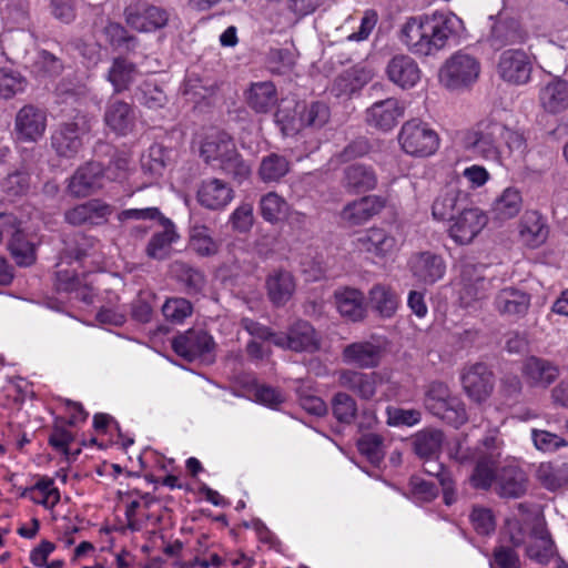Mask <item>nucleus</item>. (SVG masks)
<instances>
[{
	"label": "nucleus",
	"mask_w": 568,
	"mask_h": 568,
	"mask_svg": "<svg viewBox=\"0 0 568 568\" xmlns=\"http://www.w3.org/2000/svg\"><path fill=\"white\" fill-rule=\"evenodd\" d=\"M462 24L454 13L412 17L400 30V40L415 54L434 55L458 37Z\"/></svg>",
	"instance_id": "1"
},
{
	"label": "nucleus",
	"mask_w": 568,
	"mask_h": 568,
	"mask_svg": "<svg viewBox=\"0 0 568 568\" xmlns=\"http://www.w3.org/2000/svg\"><path fill=\"white\" fill-rule=\"evenodd\" d=\"M203 161L237 184L251 175V165L242 158L233 139L225 132L207 135L200 148Z\"/></svg>",
	"instance_id": "2"
},
{
	"label": "nucleus",
	"mask_w": 568,
	"mask_h": 568,
	"mask_svg": "<svg viewBox=\"0 0 568 568\" xmlns=\"http://www.w3.org/2000/svg\"><path fill=\"white\" fill-rule=\"evenodd\" d=\"M505 124L493 118H487L477 123L465 140L466 149L476 156L500 164L503 159V134Z\"/></svg>",
	"instance_id": "3"
},
{
	"label": "nucleus",
	"mask_w": 568,
	"mask_h": 568,
	"mask_svg": "<svg viewBox=\"0 0 568 568\" xmlns=\"http://www.w3.org/2000/svg\"><path fill=\"white\" fill-rule=\"evenodd\" d=\"M424 406L430 414L454 427H459L467 422L464 403L454 396L447 384L443 382L434 381L426 386Z\"/></svg>",
	"instance_id": "4"
},
{
	"label": "nucleus",
	"mask_w": 568,
	"mask_h": 568,
	"mask_svg": "<svg viewBox=\"0 0 568 568\" xmlns=\"http://www.w3.org/2000/svg\"><path fill=\"white\" fill-rule=\"evenodd\" d=\"M400 150L412 158H427L439 148V136L430 125L420 119L403 123L397 134Z\"/></svg>",
	"instance_id": "5"
},
{
	"label": "nucleus",
	"mask_w": 568,
	"mask_h": 568,
	"mask_svg": "<svg viewBox=\"0 0 568 568\" xmlns=\"http://www.w3.org/2000/svg\"><path fill=\"white\" fill-rule=\"evenodd\" d=\"M91 129L90 118L78 112L72 121L60 123L51 135V146L59 156L74 158L82 148V135Z\"/></svg>",
	"instance_id": "6"
},
{
	"label": "nucleus",
	"mask_w": 568,
	"mask_h": 568,
	"mask_svg": "<svg viewBox=\"0 0 568 568\" xmlns=\"http://www.w3.org/2000/svg\"><path fill=\"white\" fill-rule=\"evenodd\" d=\"M459 302L465 308H477L491 290V278L485 275V266L471 262L460 265Z\"/></svg>",
	"instance_id": "7"
},
{
	"label": "nucleus",
	"mask_w": 568,
	"mask_h": 568,
	"mask_svg": "<svg viewBox=\"0 0 568 568\" xmlns=\"http://www.w3.org/2000/svg\"><path fill=\"white\" fill-rule=\"evenodd\" d=\"M480 64L473 55L458 52L452 55L439 70V82L449 90H458L474 83Z\"/></svg>",
	"instance_id": "8"
},
{
	"label": "nucleus",
	"mask_w": 568,
	"mask_h": 568,
	"mask_svg": "<svg viewBox=\"0 0 568 568\" xmlns=\"http://www.w3.org/2000/svg\"><path fill=\"white\" fill-rule=\"evenodd\" d=\"M490 20L491 24L485 42L495 51L508 45L523 44L529 38L527 29L514 16L500 12L495 18L490 17Z\"/></svg>",
	"instance_id": "9"
},
{
	"label": "nucleus",
	"mask_w": 568,
	"mask_h": 568,
	"mask_svg": "<svg viewBox=\"0 0 568 568\" xmlns=\"http://www.w3.org/2000/svg\"><path fill=\"white\" fill-rule=\"evenodd\" d=\"M215 347L213 337L202 327H192L172 341L176 355L189 362L197 358L213 361Z\"/></svg>",
	"instance_id": "10"
},
{
	"label": "nucleus",
	"mask_w": 568,
	"mask_h": 568,
	"mask_svg": "<svg viewBox=\"0 0 568 568\" xmlns=\"http://www.w3.org/2000/svg\"><path fill=\"white\" fill-rule=\"evenodd\" d=\"M104 165L98 161H89L79 166L70 176L68 182V192L73 197H87L104 186L108 180Z\"/></svg>",
	"instance_id": "11"
},
{
	"label": "nucleus",
	"mask_w": 568,
	"mask_h": 568,
	"mask_svg": "<svg viewBox=\"0 0 568 568\" xmlns=\"http://www.w3.org/2000/svg\"><path fill=\"white\" fill-rule=\"evenodd\" d=\"M275 346L296 353H314L321 348V337L307 321L300 320L290 325L287 332H280Z\"/></svg>",
	"instance_id": "12"
},
{
	"label": "nucleus",
	"mask_w": 568,
	"mask_h": 568,
	"mask_svg": "<svg viewBox=\"0 0 568 568\" xmlns=\"http://www.w3.org/2000/svg\"><path fill=\"white\" fill-rule=\"evenodd\" d=\"M532 61L519 49L505 50L497 63V73L505 81L515 85H524L530 81Z\"/></svg>",
	"instance_id": "13"
},
{
	"label": "nucleus",
	"mask_w": 568,
	"mask_h": 568,
	"mask_svg": "<svg viewBox=\"0 0 568 568\" xmlns=\"http://www.w3.org/2000/svg\"><path fill=\"white\" fill-rule=\"evenodd\" d=\"M406 105L396 98H387L373 103L365 111L366 123L382 132L392 131L405 115Z\"/></svg>",
	"instance_id": "14"
},
{
	"label": "nucleus",
	"mask_w": 568,
	"mask_h": 568,
	"mask_svg": "<svg viewBox=\"0 0 568 568\" xmlns=\"http://www.w3.org/2000/svg\"><path fill=\"white\" fill-rule=\"evenodd\" d=\"M460 379L464 392L475 403L485 402L493 393L494 374L484 363L465 367Z\"/></svg>",
	"instance_id": "15"
},
{
	"label": "nucleus",
	"mask_w": 568,
	"mask_h": 568,
	"mask_svg": "<svg viewBox=\"0 0 568 568\" xmlns=\"http://www.w3.org/2000/svg\"><path fill=\"white\" fill-rule=\"evenodd\" d=\"M487 221V215L480 209L464 206L452 220L448 232L457 244H469L486 226Z\"/></svg>",
	"instance_id": "16"
},
{
	"label": "nucleus",
	"mask_w": 568,
	"mask_h": 568,
	"mask_svg": "<svg viewBox=\"0 0 568 568\" xmlns=\"http://www.w3.org/2000/svg\"><path fill=\"white\" fill-rule=\"evenodd\" d=\"M125 22L140 32L164 28L169 21L166 10L148 3H133L124 10Z\"/></svg>",
	"instance_id": "17"
},
{
	"label": "nucleus",
	"mask_w": 568,
	"mask_h": 568,
	"mask_svg": "<svg viewBox=\"0 0 568 568\" xmlns=\"http://www.w3.org/2000/svg\"><path fill=\"white\" fill-rule=\"evenodd\" d=\"M47 113L33 104H26L16 114L14 130L20 141L37 142L44 134Z\"/></svg>",
	"instance_id": "18"
},
{
	"label": "nucleus",
	"mask_w": 568,
	"mask_h": 568,
	"mask_svg": "<svg viewBox=\"0 0 568 568\" xmlns=\"http://www.w3.org/2000/svg\"><path fill=\"white\" fill-rule=\"evenodd\" d=\"M383 382L379 373H364L356 369H342L337 375L338 386L355 394L363 400H371L375 397L377 387Z\"/></svg>",
	"instance_id": "19"
},
{
	"label": "nucleus",
	"mask_w": 568,
	"mask_h": 568,
	"mask_svg": "<svg viewBox=\"0 0 568 568\" xmlns=\"http://www.w3.org/2000/svg\"><path fill=\"white\" fill-rule=\"evenodd\" d=\"M355 246L361 252L383 258L398 250V241L387 230L373 226L358 234Z\"/></svg>",
	"instance_id": "20"
},
{
	"label": "nucleus",
	"mask_w": 568,
	"mask_h": 568,
	"mask_svg": "<svg viewBox=\"0 0 568 568\" xmlns=\"http://www.w3.org/2000/svg\"><path fill=\"white\" fill-rule=\"evenodd\" d=\"M530 303V294L515 286H507L496 293L493 306L500 316L519 320L527 315Z\"/></svg>",
	"instance_id": "21"
},
{
	"label": "nucleus",
	"mask_w": 568,
	"mask_h": 568,
	"mask_svg": "<svg viewBox=\"0 0 568 568\" xmlns=\"http://www.w3.org/2000/svg\"><path fill=\"white\" fill-rule=\"evenodd\" d=\"M103 121L113 133L125 136L135 126L134 109L132 104L123 100L111 98L106 102Z\"/></svg>",
	"instance_id": "22"
},
{
	"label": "nucleus",
	"mask_w": 568,
	"mask_h": 568,
	"mask_svg": "<svg viewBox=\"0 0 568 568\" xmlns=\"http://www.w3.org/2000/svg\"><path fill=\"white\" fill-rule=\"evenodd\" d=\"M557 555L555 541L545 523H536L526 546V556L540 565H547Z\"/></svg>",
	"instance_id": "23"
},
{
	"label": "nucleus",
	"mask_w": 568,
	"mask_h": 568,
	"mask_svg": "<svg viewBox=\"0 0 568 568\" xmlns=\"http://www.w3.org/2000/svg\"><path fill=\"white\" fill-rule=\"evenodd\" d=\"M112 209L100 200H90L64 212V220L73 226L101 225L111 215Z\"/></svg>",
	"instance_id": "24"
},
{
	"label": "nucleus",
	"mask_w": 568,
	"mask_h": 568,
	"mask_svg": "<svg viewBox=\"0 0 568 568\" xmlns=\"http://www.w3.org/2000/svg\"><path fill=\"white\" fill-rule=\"evenodd\" d=\"M385 206V201L377 195H367L347 203L341 211V219L349 226L366 223Z\"/></svg>",
	"instance_id": "25"
},
{
	"label": "nucleus",
	"mask_w": 568,
	"mask_h": 568,
	"mask_svg": "<svg viewBox=\"0 0 568 568\" xmlns=\"http://www.w3.org/2000/svg\"><path fill=\"white\" fill-rule=\"evenodd\" d=\"M382 356V346L368 341L351 343L342 352V359L345 364L354 365L362 369L377 367L381 364Z\"/></svg>",
	"instance_id": "26"
},
{
	"label": "nucleus",
	"mask_w": 568,
	"mask_h": 568,
	"mask_svg": "<svg viewBox=\"0 0 568 568\" xmlns=\"http://www.w3.org/2000/svg\"><path fill=\"white\" fill-rule=\"evenodd\" d=\"M409 267L414 277L425 284H434L444 276L446 271L444 258L429 251L414 254L410 257Z\"/></svg>",
	"instance_id": "27"
},
{
	"label": "nucleus",
	"mask_w": 568,
	"mask_h": 568,
	"mask_svg": "<svg viewBox=\"0 0 568 568\" xmlns=\"http://www.w3.org/2000/svg\"><path fill=\"white\" fill-rule=\"evenodd\" d=\"M521 373L529 386L547 388L558 378L559 368L548 359L530 356L525 359Z\"/></svg>",
	"instance_id": "28"
},
{
	"label": "nucleus",
	"mask_w": 568,
	"mask_h": 568,
	"mask_svg": "<svg viewBox=\"0 0 568 568\" xmlns=\"http://www.w3.org/2000/svg\"><path fill=\"white\" fill-rule=\"evenodd\" d=\"M196 197L209 210H221L233 199V190L223 180L212 178L202 181Z\"/></svg>",
	"instance_id": "29"
},
{
	"label": "nucleus",
	"mask_w": 568,
	"mask_h": 568,
	"mask_svg": "<svg viewBox=\"0 0 568 568\" xmlns=\"http://www.w3.org/2000/svg\"><path fill=\"white\" fill-rule=\"evenodd\" d=\"M389 80L402 89L413 88L420 79L416 61L406 54L393 57L386 68Z\"/></svg>",
	"instance_id": "30"
},
{
	"label": "nucleus",
	"mask_w": 568,
	"mask_h": 568,
	"mask_svg": "<svg viewBox=\"0 0 568 568\" xmlns=\"http://www.w3.org/2000/svg\"><path fill=\"white\" fill-rule=\"evenodd\" d=\"M377 175L372 166L355 163L346 166L343 172V187L351 194L372 191L377 185Z\"/></svg>",
	"instance_id": "31"
},
{
	"label": "nucleus",
	"mask_w": 568,
	"mask_h": 568,
	"mask_svg": "<svg viewBox=\"0 0 568 568\" xmlns=\"http://www.w3.org/2000/svg\"><path fill=\"white\" fill-rule=\"evenodd\" d=\"M247 106L255 113H268L277 103V90L272 81L253 82L244 92Z\"/></svg>",
	"instance_id": "32"
},
{
	"label": "nucleus",
	"mask_w": 568,
	"mask_h": 568,
	"mask_svg": "<svg viewBox=\"0 0 568 568\" xmlns=\"http://www.w3.org/2000/svg\"><path fill=\"white\" fill-rule=\"evenodd\" d=\"M467 202V195L455 185H446L440 190L432 206L436 220L452 221L455 212L462 210Z\"/></svg>",
	"instance_id": "33"
},
{
	"label": "nucleus",
	"mask_w": 568,
	"mask_h": 568,
	"mask_svg": "<svg viewBox=\"0 0 568 568\" xmlns=\"http://www.w3.org/2000/svg\"><path fill=\"white\" fill-rule=\"evenodd\" d=\"M496 485L500 497L519 498L527 490L528 478L520 467L508 465L497 474Z\"/></svg>",
	"instance_id": "34"
},
{
	"label": "nucleus",
	"mask_w": 568,
	"mask_h": 568,
	"mask_svg": "<svg viewBox=\"0 0 568 568\" xmlns=\"http://www.w3.org/2000/svg\"><path fill=\"white\" fill-rule=\"evenodd\" d=\"M548 226L537 211H526L519 222V237L529 247H538L548 237Z\"/></svg>",
	"instance_id": "35"
},
{
	"label": "nucleus",
	"mask_w": 568,
	"mask_h": 568,
	"mask_svg": "<svg viewBox=\"0 0 568 568\" xmlns=\"http://www.w3.org/2000/svg\"><path fill=\"white\" fill-rule=\"evenodd\" d=\"M159 223L162 225L163 230L151 236L145 247V254L152 260L162 261L170 256L172 244L176 242L180 236L175 230L174 223L170 219L163 217Z\"/></svg>",
	"instance_id": "36"
},
{
	"label": "nucleus",
	"mask_w": 568,
	"mask_h": 568,
	"mask_svg": "<svg viewBox=\"0 0 568 568\" xmlns=\"http://www.w3.org/2000/svg\"><path fill=\"white\" fill-rule=\"evenodd\" d=\"M334 300L343 317L352 322H358L365 317V297L362 291L353 287H343L335 291Z\"/></svg>",
	"instance_id": "37"
},
{
	"label": "nucleus",
	"mask_w": 568,
	"mask_h": 568,
	"mask_svg": "<svg viewBox=\"0 0 568 568\" xmlns=\"http://www.w3.org/2000/svg\"><path fill=\"white\" fill-rule=\"evenodd\" d=\"M267 296L275 306L285 305L295 292V278L291 272L276 270L271 273L265 282Z\"/></svg>",
	"instance_id": "38"
},
{
	"label": "nucleus",
	"mask_w": 568,
	"mask_h": 568,
	"mask_svg": "<svg viewBox=\"0 0 568 568\" xmlns=\"http://www.w3.org/2000/svg\"><path fill=\"white\" fill-rule=\"evenodd\" d=\"M539 101L548 113L558 114L566 111L568 109V82L555 78L540 90Z\"/></svg>",
	"instance_id": "39"
},
{
	"label": "nucleus",
	"mask_w": 568,
	"mask_h": 568,
	"mask_svg": "<svg viewBox=\"0 0 568 568\" xmlns=\"http://www.w3.org/2000/svg\"><path fill=\"white\" fill-rule=\"evenodd\" d=\"M139 75L138 65L124 57L112 60L106 73V80L113 87V93L120 94L128 91Z\"/></svg>",
	"instance_id": "40"
},
{
	"label": "nucleus",
	"mask_w": 568,
	"mask_h": 568,
	"mask_svg": "<svg viewBox=\"0 0 568 568\" xmlns=\"http://www.w3.org/2000/svg\"><path fill=\"white\" fill-rule=\"evenodd\" d=\"M38 244L29 239L22 230H16L8 241V251L19 267H30L37 262Z\"/></svg>",
	"instance_id": "41"
},
{
	"label": "nucleus",
	"mask_w": 568,
	"mask_h": 568,
	"mask_svg": "<svg viewBox=\"0 0 568 568\" xmlns=\"http://www.w3.org/2000/svg\"><path fill=\"white\" fill-rule=\"evenodd\" d=\"M368 303L381 317L390 318L395 315L399 302L389 285L377 283L368 292Z\"/></svg>",
	"instance_id": "42"
},
{
	"label": "nucleus",
	"mask_w": 568,
	"mask_h": 568,
	"mask_svg": "<svg viewBox=\"0 0 568 568\" xmlns=\"http://www.w3.org/2000/svg\"><path fill=\"white\" fill-rule=\"evenodd\" d=\"M521 207L523 197L520 192L515 187H507L494 201L491 212L495 219L506 221L515 217Z\"/></svg>",
	"instance_id": "43"
},
{
	"label": "nucleus",
	"mask_w": 568,
	"mask_h": 568,
	"mask_svg": "<svg viewBox=\"0 0 568 568\" xmlns=\"http://www.w3.org/2000/svg\"><path fill=\"white\" fill-rule=\"evenodd\" d=\"M171 270L187 294H197L204 288L206 278L201 270L182 261H175Z\"/></svg>",
	"instance_id": "44"
},
{
	"label": "nucleus",
	"mask_w": 568,
	"mask_h": 568,
	"mask_svg": "<svg viewBox=\"0 0 568 568\" xmlns=\"http://www.w3.org/2000/svg\"><path fill=\"white\" fill-rule=\"evenodd\" d=\"M511 547L496 546L493 551V557L489 561L490 568H521L519 555L515 550L524 545L525 539L523 536L510 535Z\"/></svg>",
	"instance_id": "45"
},
{
	"label": "nucleus",
	"mask_w": 568,
	"mask_h": 568,
	"mask_svg": "<svg viewBox=\"0 0 568 568\" xmlns=\"http://www.w3.org/2000/svg\"><path fill=\"white\" fill-rule=\"evenodd\" d=\"M444 434L438 429H424L413 437L414 452L420 458L430 459L440 452Z\"/></svg>",
	"instance_id": "46"
},
{
	"label": "nucleus",
	"mask_w": 568,
	"mask_h": 568,
	"mask_svg": "<svg viewBox=\"0 0 568 568\" xmlns=\"http://www.w3.org/2000/svg\"><path fill=\"white\" fill-rule=\"evenodd\" d=\"M290 172V161L277 153H271L261 160L257 175L264 183L280 182Z\"/></svg>",
	"instance_id": "47"
},
{
	"label": "nucleus",
	"mask_w": 568,
	"mask_h": 568,
	"mask_svg": "<svg viewBox=\"0 0 568 568\" xmlns=\"http://www.w3.org/2000/svg\"><path fill=\"white\" fill-rule=\"evenodd\" d=\"M538 481L549 490H556L568 484V465L541 463L536 470Z\"/></svg>",
	"instance_id": "48"
},
{
	"label": "nucleus",
	"mask_w": 568,
	"mask_h": 568,
	"mask_svg": "<svg viewBox=\"0 0 568 568\" xmlns=\"http://www.w3.org/2000/svg\"><path fill=\"white\" fill-rule=\"evenodd\" d=\"M498 463L497 454L479 456L470 476L471 485L477 489L490 488L494 480H497L496 466Z\"/></svg>",
	"instance_id": "49"
},
{
	"label": "nucleus",
	"mask_w": 568,
	"mask_h": 568,
	"mask_svg": "<svg viewBox=\"0 0 568 568\" xmlns=\"http://www.w3.org/2000/svg\"><path fill=\"white\" fill-rule=\"evenodd\" d=\"M30 494L33 503L44 507H54L60 501L59 489L54 487V481L50 477H41L32 487L27 488L22 496Z\"/></svg>",
	"instance_id": "50"
},
{
	"label": "nucleus",
	"mask_w": 568,
	"mask_h": 568,
	"mask_svg": "<svg viewBox=\"0 0 568 568\" xmlns=\"http://www.w3.org/2000/svg\"><path fill=\"white\" fill-rule=\"evenodd\" d=\"M190 248L200 256H212L219 252V244L205 225H194L190 230Z\"/></svg>",
	"instance_id": "51"
},
{
	"label": "nucleus",
	"mask_w": 568,
	"mask_h": 568,
	"mask_svg": "<svg viewBox=\"0 0 568 568\" xmlns=\"http://www.w3.org/2000/svg\"><path fill=\"white\" fill-rule=\"evenodd\" d=\"M104 36L111 47L132 53L139 47V39L131 34L121 23L110 22L104 27Z\"/></svg>",
	"instance_id": "52"
},
{
	"label": "nucleus",
	"mask_w": 568,
	"mask_h": 568,
	"mask_svg": "<svg viewBox=\"0 0 568 568\" xmlns=\"http://www.w3.org/2000/svg\"><path fill=\"white\" fill-rule=\"evenodd\" d=\"M134 99L151 110L162 109L168 103L164 91L154 82L144 81L134 91Z\"/></svg>",
	"instance_id": "53"
},
{
	"label": "nucleus",
	"mask_w": 568,
	"mask_h": 568,
	"mask_svg": "<svg viewBox=\"0 0 568 568\" xmlns=\"http://www.w3.org/2000/svg\"><path fill=\"white\" fill-rule=\"evenodd\" d=\"M287 210V202L275 192H268L260 200V213L271 224L278 223L286 215Z\"/></svg>",
	"instance_id": "54"
},
{
	"label": "nucleus",
	"mask_w": 568,
	"mask_h": 568,
	"mask_svg": "<svg viewBox=\"0 0 568 568\" xmlns=\"http://www.w3.org/2000/svg\"><path fill=\"white\" fill-rule=\"evenodd\" d=\"M357 448L374 466H378L384 459V438L378 434L369 433L363 435L357 442Z\"/></svg>",
	"instance_id": "55"
},
{
	"label": "nucleus",
	"mask_w": 568,
	"mask_h": 568,
	"mask_svg": "<svg viewBox=\"0 0 568 568\" xmlns=\"http://www.w3.org/2000/svg\"><path fill=\"white\" fill-rule=\"evenodd\" d=\"M334 417L343 424H352L357 415V403L347 393L338 392L332 398Z\"/></svg>",
	"instance_id": "56"
},
{
	"label": "nucleus",
	"mask_w": 568,
	"mask_h": 568,
	"mask_svg": "<svg viewBox=\"0 0 568 568\" xmlns=\"http://www.w3.org/2000/svg\"><path fill=\"white\" fill-rule=\"evenodd\" d=\"M329 115V108L324 102H312L300 113V124L302 128L320 129L328 122Z\"/></svg>",
	"instance_id": "57"
},
{
	"label": "nucleus",
	"mask_w": 568,
	"mask_h": 568,
	"mask_svg": "<svg viewBox=\"0 0 568 568\" xmlns=\"http://www.w3.org/2000/svg\"><path fill=\"white\" fill-rule=\"evenodd\" d=\"M63 69L62 60L47 50L39 51L33 62V72L42 78H55L62 73Z\"/></svg>",
	"instance_id": "58"
},
{
	"label": "nucleus",
	"mask_w": 568,
	"mask_h": 568,
	"mask_svg": "<svg viewBox=\"0 0 568 568\" xmlns=\"http://www.w3.org/2000/svg\"><path fill=\"white\" fill-rule=\"evenodd\" d=\"M26 79L17 71L0 69V97L11 99L26 88Z\"/></svg>",
	"instance_id": "59"
},
{
	"label": "nucleus",
	"mask_w": 568,
	"mask_h": 568,
	"mask_svg": "<svg viewBox=\"0 0 568 568\" xmlns=\"http://www.w3.org/2000/svg\"><path fill=\"white\" fill-rule=\"evenodd\" d=\"M193 306L191 302L183 297L168 298L162 306L164 317L174 323H181L191 316Z\"/></svg>",
	"instance_id": "60"
},
{
	"label": "nucleus",
	"mask_w": 568,
	"mask_h": 568,
	"mask_svg": "<svg viewBox=\"0 0 568 568\" xmlns=\"http://www.w3.org/2000/svg\"><path fill=\"white\" fill-rule=\"evenodd\" d=\"M30 174L27 171L17 170L3 180L2 190L11 197L23 196L30 190Z\"/></svg>",
	"instance_id": "61"
},
{
	"label": "nucleus",
	"mask_w": 568,
	"mask_h": 568,
	"mask_svg": "<svg viewBox=\"0 0 568 568\" xmlns=\"http://www.w3.org/2000/svg\"><path fill=\"white\" fill-rule=\"evenodd\" d=\"M94 245V239L82 233H75L67 242L64 254L75 261H82L90 254Z\"/></svg>",
	"instance_id": "62"
},
{
	"label": "nucleus",
	"mask_w": 568,
	"mask_h": 568,
	"mask_svg": "<svg viewBox=\"0 0 568 568\" xmlns=\"http://www.w3.org/2000/svg\"><path fill=\"white\" fill-rule=\"evenodd\" d=\"M387 425L394 427L407 426L412 427L418 424L422 419V413L418 409L410 408L405 409L395 406H388L386 408Z\"/></svg>",
	"instance_id": "63"
},
{
	"label": "nucleus",
	"mask_w": 568,
	"mask_h": 568,
	"mask_svg": "<svg viewBox=\"0 0 568 568\" xmlns=\"http://www.w3.org/2000/svg\"><path fill=\"white\" fill-rule=\"evenodd\" d=\"M531 438L536 448L542 452H555L568 446L564 437L547 430L532 429Z\"/></svg>",
	"instance_id": "64"
}]
</instances>
